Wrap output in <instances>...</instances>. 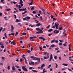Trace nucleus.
<instances>
[{"instance_id":"nucleus-1","label":"nucleus","mask_w":73,"mask_h":73,"mask_svg":"<svg viewBox=\"0 0 73 73\" xmlns=\"http://www.w3.org/2000/svg\"><path fill=\"white\" fill-rule=\"evenodd\" d=\"M22 68L23 69V70H24V71H25V72L28 71V70H27V69L26 68H25V66H23L22 67Z\"/></svg>"},{"instance_id":"nucleus-2","label":"nucleus","mask_w":73,"mask_h":73,"mask_svg":"<svg viewBox=\"0 0 73 73\" xmlns=\"http://www.w3.org/2000/svg\"><path fill=\"white\" fill-rule=\"evenodd\" d=\"M20 3H19V4H21V5L22 7H23V2L22 0H20Z\"/></svg>"},{"instance_id":"nucleus-3","label":"nucleus","mask_w":73,"mask_h":73,"mask_svg":"<svg viewBox=\"0 0 73 73\" xmlns=\"http://www.w3.org/2000/svg\"><path fill=\"white\" fill-rule=\"evenodd\" d=\"M46 56H47V57H46V56L43 57V58H44V59H48V58L49 57V53H47V54Z\"/></svg>"},{"instance_id":"nucleus-4","label":"nucleus","mask_w":73,"mask_h":73,"mask_svg":"<svg viewBox=\"0 0 73 73\" xmlns=\"http://www.w3.org/2000/svg\"><path fill=\"white\" fill-rule=\"evenodd\" d=\"M52 58H53V55H52V54H51L50 55V58L49 60V61H51V60H52Z\"/></svg>"},{"instance_id":"nucleus-5","label":"nucleus","mask_w":73,"mask_h":73,"mask_svg":"<svg viewBox=\"0 0 73 73\" xmlns=\"http://www.w3.org/2000/svg\"><path fill=\"white\" fill-rule=\"evenodd\" d=\"M57 22H56L55 23V26L56 29H58V26H57Z\"/></svg>"},{"instance_id":"nucleus-6","label":"nucleus","mask_w":73,"mask_h":73,"mask_svg":"<svg viewBox=\"0 0 73 73\" xmlns=\"http://www.w3.org/2000/svg\"><path fill=\"white\" fill-rule=\"evenodd\" d=\"M40 9H41L42 12H43L44 14H45V10L44 9L42 8H40Z\"/></svg>"},{"instance_id":"nucleus-7","label":"nucleus","mask_w":73,"mask_h":73,"mask_svg":"<svg viewBox=\"0 0 73 73\" xmlns=\"http://www.w3.org/2000/svg\"><path fill=\"white\" fill-rule=\"evenodd\" d=\"M40 25H42V24L40 23H38V24L36 25V27H39Z\"/></svg>"},{"instance_id":"nucleus-8","label":"nucleus","mask_w":73,"mask_h":73,"mask_svg":"<svg viewBox=\"0 0 73 73\" xmlns=\"http://www.w3.org/2000/svg\"><path fill=\"white\" fill-rule=\"evenodd\" d=\"M37 60L38 61V63H39L40 62V59L38 58H37Z\"/></svg>"},{"instance_id":"nucleus-9","label":"nucleus","mask_w":73,"mask_h":73,"mask_svg":"<svg viewBox=\"0 0 73 73\" xmlns=\"http://www.w3.org/2000/svg\"><path fill=\"white\" fill-rule=\"evenodd\" d=\"M11 30H13L14 29V27H13V25H11Z\"/></svg>"},{"instance_id":"nucleus-10","label":"nucleus","mask_w":73,"mask_h":73,"mask_svg":"<svg viewBox=\"0 0 73 73\" xmlns=\"http://www.w3.org/2000/svg\"><path fill=\"white\" fill-rule=\"evenodd\" d=\"M37 58H36V57H34L33 59V60H34L35 61H36L37 60Z\"/></svg>"},{"instance_id":"nucleus-11","label":"nucleus","mask_w":73,"mask_h":73,"mask_svg":"<svg viewBox=\"0 0 73 73\" xmlns=\"http://www.w3.org/2000/svg\"><path fill=\"white\" fill-rule=\"evenodd\" d=\"M26 10H27L26 8H25V9H21L22 11H26Z\"/></svg>"},{"instance_id":"nucleus-12","label":"nucleus","mask_w":73,"mask_h":73,"mask_svg":"<svg viewBox=\"0 0 73 73\" xmlns=\"http://www.w3.org/2000/svg\"><path fill=\"white\" fill-rule=\"evenodd\" d=\"M30 5H32L34 3L33 2H31V3H28Z\"/></svg>"},{"instance_id":"nucleus-13","label":"nucleus","mask_w":73,"mask_h":73,"mask_svg":"<svg viewBox=\"0 0 73 73\" xmlns=\"http://www.w3.org/2000/svg\"><path fill=\"white\" fill-rule=\"evenodd\" d=\"M12 70H13V71L15 70V66H12Z\"/></svg>"},{"instance_id":"nucleus-14","label":"nucleus","mask_w":73,"mask_h":73,"mask_svg":"<svg viewBox=\"0 0 73 73\" xmlns=\"http://www.w3.org/2000/svg\"><path fill=\"white\" fill-rule=\"evenodd\" d=\"M4 1V0H1V3H2L3 4H5V2H3Z\"/></svg>"},{"instance_id":"nucleus-15","label":"nucleus","mask_w":73,"mask_h":73,"mask_svg":"<svg viewBox=\"0 0 73 73\" xmlns=\"http://www.w3.org/2000/svg\"><path fill=\"white\" fill-rule=\"evenodd\" d=\"M62 65H64V66H67L68 65V64H66L65 63L63 64Z\"/></svg>"},{"instance_id":"nucleus-16","label":"nucleus","mask_w":73,"mask_h":73,"mask_svg":"<svg viewBox=\"0 0 73 73\" xmlns=\"http://www.w3.org/2000/svg\"><path fill=\"white\" fill-rule=\"evenodd\" d=\"M25 12H24L23 13H22V15H24L25 13H27V11H24Z\"/></svg>"},{"instance_id":"nucleus-17","label":"nucleus","mask_w":73,"mask_h":73,"mask_svg":"<svg viewBox=\"0 0 73 73\" xmlns=\"http://www.w3.org/2000/svg\"><path fill=\"white\" fill-rule=\"evenodd\" d=\"M41 33V32H40V31L37 32L36 33V34H40Z\"/></svg>"},{"instance_id":"nucleus-18","label":"nucleus","mask_w":73,"mask_h":73,"mask_svg":"<svg viewBox=\"0 0 73 73\" xmlns=\"http://www.w3.org/2000/svg\"><path fill=\"white\" fill-rule=\"evenodd\" d=\"M54 46H55V45L54 44H52L50 46L51 48H54Z\"/></svg>"},{"instance_id":"nucleus-19","label":"nucleus","mask_w":73,"mask_h":73,"mask_svg":"<svg viewBox=\"0 0 73 73\" xmlns=\"http://www.w3.org/2000/svg\"><path fill=\"white\" fill-rule=\"evenodd\" d=\"M44 66H45V64H43L41 66V68H43L44 67Z\"/></svg>"},{"instance_id":"nucleus-20","label":"nucleus","mask_w":73,"mask_h":73,"mask_svg":"<svg viewBox=\"0 0 73 73\" xmlns=\"http://www.w3.org/2000/svg\"><path fill=\"white\" fill-rule=\"evenodd\" d=\"M52 31H53L52 30V29H50L48 30V32H52Z\"/></svg>"},{"instance_id":"nucleus-21","label":"nucleus","mask_w":73,"mask_h":73,"mask_svg":"<svg viewBox=\"0 0 73 73\" xmlns=\"http://www.w3.org/2000/svg\"><path fill=\"white\" fill-rule=\"evenodd\" d=\"M26 18L27 19V20H29V19H31V17H26Z\"/></svg>"},{"instance_id":"nucleus-22","label":"nucleus","mask_w":73,"mask_h":73,"mask_svg":"<svg viewBox=\"0 0 73 73\" xmlns=\"http://www.w3.org/2000/svg\"><path fill=\"white\" fill-rule=\"evenodd\" d=\"M23 20H24V21L26 20V21H28V19H27V17H26L25 18H23Z\"/></svg>"},{"instance_id":"nucleus-23","label":"nucleus","mask_w":73,"mask_h":73,"mask_svg":"<svg viewBox=\"0 0 73 73\" xmlns=\"http://www.w3.org/2000/svg\"><path fill=\"white\" fill-rule=\"evenodd\" d=\"M1 48L2 49H3V48H4V45L3 44L1 46Z\"/></svg>"},{"instance_id":"nucleus-24","label":"nucleus","mask_w":73,"mask_h":73,"mask_svg":"<svg viewBox=\"0 0 73 73\" xmlns=\"http://www.w3.org/2000/svg\"><path fill=\"white\" fill-rule=\"evenodd\" d=\"M22 35H23V36H24L25 35H27V33H23L22 34Z\"/></svg>"},{"instance_id":"nucleus-25","label":"nucleus","mask_w":73,"mask_h":73,"mask_svg":"<svg viewBox=\"0 0 73 73\" xmlns=\"http://www.w3.org/2000/svg\"><path fill=\"white\" fill-rule=\"evenodd\" d=\"M32 71L34 72H37V71L36 70H32Z\"/></svg>"},{"instance_id":"nucleus-26","label":"nucleus","mask_w":73,"mask_h":73,"mask_svg":"<svg viewBox=\"0 0 73 73\" xmlns=\"http://www.w3.org/2000/svg\"><path fill=\"white\" fill-rule=\"evenodd\" d=\"M31 63L32 65H34L35 64V63L31 61Z\"/></svg>"},{"instance_id":"nucleus-27","label":"nucleus","mask_w":73,"mask_h":73,"mask_svg":"<svg viewBox=\"0 0 73 73\" xmlns=\"http://www.w3.org/2000/svg\"><path fill=\"white\" fill-rule=\"evenodd\" d=\"M39 39H40V40H42L43 39V37H39Z\"/></svg>"},{"instance_id":"nucleus-28","label":"nucleus","mask_w":73,"mask_h":73,"mask_svg":"<svg viewBox=\"0 0 73 73\" xmlns=\"http://www.w3.org/2000/svg\"><path fill=\"white\" fill-rule=\"evenodd\" d=\"M39 31H40V33H43V31H42V30H41V29H39Z\"/></svg>"},{"instance_id":"nucleus-29","label":"nucleus","mask_w":73,"mask_h":73,"mask_svg":"<svg viewBox=\"0 0 73 73\" xmlns=\"http://www.w3.org/2000/svg\"><path fill=\"white\" fill-rule=\"evenodd\" d=\"M15 22L16 23H18V22H19V21L18 19H16Z\"/></svg>"},{"instance_id":"nucleus-30","label":"nucleus","mask_w":73,"mask_h":73,"mask_svg":"<svg viewBox=\"0 0 73 73\" xmlns=\"http://www.w3.org/2000/svg\"><path fill=\"white\" fill-rule=\"evenodd\" d=\"M55 64L56 65V66H55L56 68H57V66H58V65H57V63H55Z\"/></svg>"},{"instance_id":"nucleus-31","label":"nucleus","mask_w":73,"mask_h":73,"mask_svg":"<svg viewBox=\"0 0 73 73\" xmlns=\"http://www.w3.org/2000/svg\"><path fill=\"white\" fill-rule=\"evenodd\" d=\"M7 69L8 70H9L10 69V66H9L7 67Z\"/></svg>"},{"instance_id":"nucleus-32","label":"nucleus","mask_w":73,"mask_h":73,"mask_svg":"<svg viewBox=\"0 0 73 73\" xmlns=\"http://www.w3.org/2000/svg\"><path fill=\"white\" fill-rule=\"evenodd\" d=\"M4 58H5L3 56H2V59L3 61H4Z\"/></svg>"},{"instance_id":"nucleus-33","label":"nucleus","mask_w":73,"mask_h":73,"mask_svg":"<svg viewBox=\"0 0 73 73\" xmlns=\"http://www.w3.org/2000/svg\"><path fill=\"white\" fill-rule=\"evenodd\" d=\"M11 9H6V11H10L11 10Z\"/></svg>"},{"instance_id":"nucleus-34","label":"nucleus","mask_w":73,"mask_h":73,"mask_svg":"<svg viewBox=\"0 0 73 73\" xmlns=\"http://www.w3.org/2000/svg\"><path fill=\"white\" fill-rule=\"evenodd\" d=\"M59 32V31L57 30L55 32V33H58Z\"/></svg>"},{"instance_id":"nucleus-35","label":"nucleus","mask_w":73,"mask_h":73,"mask_svg":"<svg viewBox=\"0 0 73 73\" xmlns=\"http://www.w3.org/2000/svg\"><path fill=\"white\" fill-rule=\"evenodd\" d=\"M54 41H55V40H53L51 42V43H53V42H54Z\"/></svg>"},{"instance_id":"nucleus-36","label":"nucleus","mask_w":73,"mask_h":73,"mask_svg":"<svg viewBox=\"0 0 73 73\" xmlns=\"http://www.w3.org/2000/svg\"><path fill=\"white\" fill-rule=\"evenodd\" d=\"M68 70H69V71H70L71 72H73V71H72L71 69H70L69 68H68Z\"/></svg>"},{"instance_id":"nucleus-37","label":"nucleus","mask_w":73,"mask_h":73,"mask_svg":"<svg viewBox=\"0 0 73 73\" xmlns=\"http://www.w3.org/2000/svg\"><path fill=\"white\" fill-rule=\"evenodd\" d=\"M33 39V37H31L30 38V40H32V39Z\"/></svg>"},{"instance_id":"nucleus-38","label":"nucleus","mask_w":73,"mask_h":73,"mask_svg":"<svg viewBox=\"0 0 73 73\" xmlns=\"http://www.w3.org/2000/svg\"><path fill=\"white\" fill-rule=\"evenodd\" d=\"M57 56H54V58L55 60H57Z\"/></svg>"},{"instance_id":"nucleus-39","label":"nucleus","mask_w":73,"mask_h":73,"mask_svg":"<svg viewBox=\"0 0 73 73\" xmlns=\"http://www.w3.org/2000/svg\"><path fill=\"white\" fill-rule=\"evenodd\" d=\"M22 61H23V58L20 59V62H22Z\"/></svg>"},{"instance_id":"nucleus-40","label":"nucleus","mask_w":73,"mask_h":73,"mask_svg":"<svg viewBox=\"0 0 73 73\" xmlns=\"http://www.w3.org/2000/svg\"><path fill=\"white\" fill-rule=\"evenodd\" d=\"M63 45H64V46H66V44H63Z\"/></svg>"},{"instance_id":"nucleus-41","label":"nucleus","mask_w":73,"mask_h":73,"mask_svg":"<svg viewBox=\"0 0 73 73\" xmlns=\"http://www.w3.org/2000/svg\"><path fill=\"white\" fill-rule=\"evenodd\" d=\"M62 29V27H60L59 28V30H60V31H61Z\"/></svg>"},{"instance_id":"nucleus-42","label":"nucleus","mask_w":73,"mask_h":73,"mask_svg":"<svg viewBox=\"0 0 73 73\" xmlns=\"http://www.w3.org/2000/svg\"><path fill=\"white\" fill-rule=\"evenodd\" d=\"M1 29H0V33L1 32V30H3V27H1V28H0Z\"/></svg>"},{"instance_id":"nucleus-43","label":"nucleus","mask_w":73,"mask_h":73,"mask_svg":"<svg viewBox=\"0 0 73 73\" xmlns=\"http://www.w3.org/2000/svg\"><path fill=\"white\" fill-rule=\"evenodd\" d=\"M53 21H54V20H57V19H55V18H53Z\"/></svg>"},{"instance_id":"nucleus-44","label":"nucleus","mask_w":73,"mask_h":73,"mask_svg":"<svg viewBox=\"0 0 73 73\" xmlns=\"http://www.w3.org/2000/svg\"><path fill=\"white\" fill-rule=\"evenodd\" d=\"M51 35H52V33L48 35V36H51Z\"/></svg>"},{"instance_id":"nucleus-45","label":"nucleus","mask_w":73,"mask_h":73,"mask_svg":"<svg viewBox=\"0 0 73 73\" xmlns=\"http://www.w3.org/2000/svg\"><path fill=\"white\" fill-rule=\"evenodd\" d=\"M50 27V25H48L47 27H46V28H49V27Z\"/></svg>"},{"instance_id":"nucleus-46","label":"nucleus","mask_w":73,"mask_h":73,"mask_svg":"<svg viewBox=\"0 0 73 73\" xmlns=\"http://www.w3.org/2000/svg\"><path fill=\"white\" fill-rule=\"evenodd\" d=\"M2 15H3V14L0 12V16H1Z\"/></svg>"},{"instance_id":"nucleus-47","label":"nucleus","mask_w":73,"mask_h":73,"mask_svg":"<svg viewBox=\"0 0 73 73\" xmlns=\"http://www.w3.org/2000/svg\"><path fill=\"white\" fill-rule=\"evenodd\" d=\"M34 7H32L31 9V10H33V9H34Z\"/></svg>"},{"instance_id":"nucleus-48","label":"nucleus","mask_w":73,"mask_h":73,"mask_svg":"<svg viewBox=\"0 0 73 73\" xmlns=\"http://www.w3.org/2000/svg\"><path fill=\"white\" fill-rule=\"evenodd\" d=\"M25 63H26V64H28V63H27V60L26 59V60H25Z\"/></svg>"},{"instance_id":"nucleus-49","label":"nucleus","mask_w":73,"mask_h":73,"mask_svg":"<svg viewBox=\"0 0 73 73\" xmlns=\"http://www.w3.org/2000/svg\"><path fill=\"white\" fill-rule=\"evenodd\" d=\"M18 7L19 8H21V6H20V5H19Z\"/></svg>"},{"instance_id":"nucleus-50","label":"nucleus","mask_w":73,"mask_h":73,"mask_svg":"<svg viewBox=\"0 0 73 73\" xmlns=\"http://www.w3.org/2000/svg\"><path fill=\"white\" fill-rule=\"evenodd\" d=\"M15 66L16 67V68H18V69L20 68V67H19V66Z\"/></svg>"},{"instance_id":"nucleus-51","label":"nucleus","mask_w":73,"mask_h":73,"mask_svg":"<svg viewBox=\"0 0 73 73\" xmlns=\"http://www.w3.org/2000/svg\"><path fill=\"white\" fill-rule=\"evenodd\" d=\"M18 25H19L21 27L22 26V25H21V23H18Z\"/></svg>"},{"instance_id":"nucleus-52","label":"nucleus","mask_w":73,"mask_h":73,"mask_svg":"<svg viewBox=\"0 0 73 73\" xmlns=\"http://www.w3.org/2000/svg\"><path fill=\"white\" fill-rule=\"evenodd\" d=\"M36 13V11H33V13L34 14H35V13Z\"/></svg>"},{"instance_id":"nucleus-53","label":"nucleus","mask_w":73,"mask_h":73,"mask_svg":"<svg viewBox=\"0 0 73 73\" xmlns=\"http://www.w3.org/2000/svg\"><path fill=\"white\" fill-rule=\"evenodd\" d=\"M5 43L6 44H7V45H8L9 44V43H8V42H5Z\"/></svg>"},{"instance_id":"nucleus-54","label":"nucleus","mask_w":73,"mask_h":73,"mask_svg":"<svg viewBox=\"0 0 73 73\" xmlns=\"http://www.w3.org/2000/svg\"><path fill=\"white\" fill-rule=\"evenodd\" d=\"M27 52L29 53H31V50H28L27 51Z\"/></svg>"},{"instance_id":"nucleus-55","label":"nucleus","mask_w":73,"mask_h":73,"mask_svg":"<svg viewBox=\"0 0 73 73\" xmlns=\"http://www.w3.org/2000/svg\"><path fill=\"white\" fill-rule=\"evenodd\" d=\"M33 48L31 47V51H32L33 50Z\"/></svg>"},{"instance_id":"nucleus-56","label":"nucleus","mask_w":73,"mask_h":73,"mask_svg":"<svg viewBox=\"0 0 73 73\" xmlns=\"http://www.w3.org/2000/svg\"><path fill=\"white\" fill-rule=\"evenodd\" d=\"M11 35H12V36H14L15 35V34L14 33H12Z\"/></svg>"},{"instance_id":"nucleus-57","label":"nucleus","mask_w":73,"mask_h":73,"mask_svg":"<svg viewBox=\"0 0 73 73\" xmlns=\"http://www.w3.org/2000/svg\"><path fill=\"white\" fill-rule=\"evenodd\" d=\"M70 15H72V14H73V12H70Z\"/></svg>"},{"instance_id":"nucleus-58","label":"nucleus","mask_w":73,"mask_h":73,"mask_svg":"<svg viewBox=\"0 0 73 73\" xmlns=\"http://www.w3.org/2000/svg\"><path fill=\"white\" fill-rule=\"evenodd\" d=\"M0 65H3V64L2 63H0Z\"/></svg>"},{"instance_id":"nucleus-59","label":"nucleus","mask_w":73,"mask_h":73,"mask_svg":"<svg viewBox=\"0 0 73 73\" xmlns=\"http://www.w3.org/2000/svg\"><path fill=\"white\" fill-rule=\"evenodd\" d=\"M59 45H62V43H59Z\"/></svg>"},{"instance_id":"nucleus-60","label":"nucleus","mask_w":73,"mask_h":73,"mask_svg":"<svg viewBox=\"0 0 73 73\" xmlns=\"http://www.w3.org/2000/svg\"><path fill=\"white\" fill-rule=\"evenodd\" d=\"M39 13H40V14H41V11H39Z\"/></svg>"},{"instance_id":"nucleus-61","label":"nucleus","mask_w":73,"mask_h":73,"mask_svg":"<svg viewBox=\"0 0 73 73\" xmlns=\"http://www.w3.org/2000/svg\"><path fill=\"white\" fill-rule=\"evenodd\" d=\"M31 43H29V44H28V45H29V47H31Z\"/></svg>"},{"instance_id":"nucleus-62","label":"nucleus","mask_w":73,"mask_h":73,"mask_svg":"<svg viewBox=\"0 0 73 73\" xmlns=\"http://www.w3.org/2000/svg\"><path fill=\"white\" fill-rule=\"evenodd\" d=\"M33 38H37V37L36 36H34L33 37Z\"/></svg>"},{"instance_id":"nucleus-63","label":"nucleus","mask_w":73,"mask_h":73,"mask_svg":"<svg viewBox=\"0 0 73 73\" xmlns=\"http://www.w3.org/2000/svg\"><path fill=\"white\" fill-rule=\"evenodd\" d=\"M51 19H53V15H51Z\"/></svg>"},{"instance_id":"nucleus-64","label":"nucleus","mask_w":73,"mask_h":73,"mask_svg":"<svg viewBox=\"0 0 73 73\" xmlns=\"http://www.w3.org/2000/svg\"><path fill=\"white\" fill-rule=\"evenodd\" d=\"M59 58L60 60H61V56L59 57Z\"/></svg>"}]
</instances>
